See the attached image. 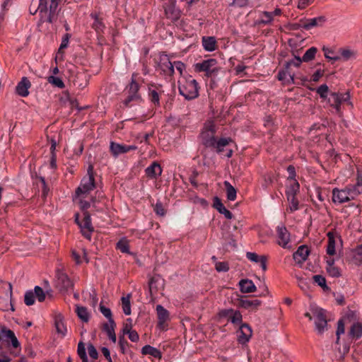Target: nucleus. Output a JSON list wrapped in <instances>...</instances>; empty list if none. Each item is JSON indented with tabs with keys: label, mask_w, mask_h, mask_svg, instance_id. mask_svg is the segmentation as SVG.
Returning a JSON list of instances; mask_svg holds the SVG:
<instances>
[{
	"label": "nucleus",
	"mask_w": 362,
	"mask_h": 362,
	"mask_svg": "<svg viewBox=\"0 0 362 362\" xmlns=\"http://www.w3.org/2000/svg\"><path fill=\"white\" fill-rule=\"evenodd\" d=\"M30 87V81L26 76H23L16 87V93L21 97H27L29 95L28 89Z\"/></svg>",
	"instance_id": "19"
},
{
	"label": "nucleus",
	"mask_w": 362,
	"mask_h": 362,
	"mask_svg": "<svg viewBox=\"0 0 362 362\" xmlns=\"http://www.w3.org/2000/svg\"><path fill=\"white\" fill-rule=\"evenodd\" d=\"M76 313L79 319L84 322H88L90 319V315L88 310L84 306L76 305Z\"/></svg>",
	"instance_id": "38"
},
{
	"label": "nucleus",
	"mask_w": 362,
	"mask_h": 362,
	"mask_svg": "<svg viewBox=\"0 0 362 362\" xmlns=\"http://www.w3.org/2000/svg\"><path fill=\"white\" fill-rule=\"evenodd\" d=\"M332 194V200L336 204H341L351 200H355L358 197L349 185L342 189L334 188Z\"/></svg>",
	"instance_id": "5"
},
{
	"label": "nucleus",
	"mask_w": 362,
	"mask_h": 362,
	"mask_svg": "<svg viewBox=\"0 0 362 362\" xmlns=\"http://www.w3.org/2000/svg\"><path fill=\"white\" fill-rule=\"evenodd\" d=\"M349 336L354 339H358L362 337V323L354 322L350 327Z\"/></svg>",
	"instance_id": "29"
},
{
	"label": "nucleus",
	"mask_w": 362,
	"mask_h": 362,
	"mask_svg": "<svg viewBox=\"0 0 362 362\" xmlns=\"http://www.w3.org/2000/svg\"><path fill=\"white\" fill-rule=\"evenodd\" d=\"M159 281L158 277H151L149 280L148 286H149V292L151 296H153L158 291V282Z\"/></svg>",
	"instance_id": "44"
},
{
	"label": "nucleus",
	"mask_w": 362,
	"mask_h": 362,
	"mask_svg": "<svg viewBox=\"0 0 362 362\" xmlns=\"http://www.w3.org/2000/svg\"><path fill=\"white\" fill-rule=\"evenodd\" d=\"M328 237V244L327 246V253L329 255H334L335 254V237L332 232H329L327 233Z\"/></svg>",
	"instance_id": "37"
},
{
	"label": "nucleus",
	"mask_w": 362,
	"mask_h": 362,
	"mask_svg": "<svg viewBox=\"0 0 362 362\" xmlns=\"http://www.w3.org/2000/svg\"><path fill=\"white\" fill-rule=\"evenodd\" d=\"M313 279L315 284H317L324 290H327L329 288L326 284V279L323 276L320 274L314 275L313 276Z\"/></svg>",
	"instance_id": "46"
},
{
	"label": "nucleus",
	"mask_w": 362,
	"mask_h": 362,
	"mask_svg": "<svg viewBox=\"0 0 362 362\" xmlns=\"http://www.w3.org/2000/svg\"><path fill=\"white\" fill-rule=\"evenodd\" d=\"M277 243L283 248H290V233L284 226H279L276 228Z\"/></svg>",
	"instance_id": "13"
},
{
	"label": "nucleus",
	"mask_w": 362,
	"mask_h": 362,
	"mask_svg": "<svg viewBox=\"0 0 362 362\" xmlns=\"http://www.w3.org/2000/svg\"><path fill=\"white\" fill-rule=\"evenodd\" d=\"M226 190V197L229 201H234L237 197V191L235 188L228 182H223Z\"/></svg>",
	"instance_id": "36"
},
{
	"label": "nucleus",
	"mask_w": 362,
	"mask_h": 362,
	"mask_svg": "<svg viewBox=\"0 0 362 362\" xmlns=\"http://www.w3.org/2000/svg\"><path fill=\"white\" fill-rule=\"evenodd\" d=\"M216 40L214 37H203L202 45L204 48L209 52L216 49Z\"/></svg>",
	"instance_id": "33"
},
{
	"label": "nucleus",
	"mask_w": 362,
	"mask_h": 362,
	"mask_svg": "<svg viewBox=\"0 0 362 362\" xmlns=\"http://www.w3.org/2000/svg\"><path fill=\"white\" fill-rule=\"evenodd\" d=\"M136 74H132L131 82L124 90L127 94V98L123 100L125 107H131L134 104H138L142 101L141 95L139 93L140 86L136 81Z\"/></svg>",
	"instance_id": "3"
},
{
	"label": "nucleus",
	"mask_w": 362,
	"mask_h": 362,
	"mask_svg": "<svg viewBox=\"0 0 362 362\" xmlns=\"http://www.w3.org/2000/svg\"><path fill=\"white\" fill-rule=\"evenodd\" d=\"M304 30H309L315 27H322L327 21V18L325 16H320L313 18H304Z\"/></svg>",
	"instance_id": "20"
},
{
	"label": "nucleus",
	"mask_w": 362,
	"mask_h": 362,
	"mask_svg": "<svg viewBox=\"0 0 362 362\" xmlns=\"http://www.w3.org/2000/svg\"><path fill=\"white\" fill-rule=\"evenodd\" d=\"M339 53L340 59L343 58L344 60H348L354 56V52L349 49H341Z\"/></svg>",
	"instance_id": "53"
},
{
	"label": "nucleus",
	"mask_w": 362,
	"mask_h": 362,
	"mask_svg": "<svg viewBox=\"0 0 362 362\" xmlns=\"http://www.w3.org/2000/svg\"><path fill=\"white\" fill-rule=\"evenodd\" d=\"M74 85L80 89L84 88L88 84L87 76L84 73H78L73 81Z\"/></svg>",
	"instance_id": "32"
},
{
	"label": "nucleus",
	"mask_w": 362,
	"mask_h": 362,
	"mask_svg": "<svg viewBox=\"0 0 362 362\" xmlns=\"http://www.w3.org/2000/svg\"><path fill=\"white\" fill-rule=\"evenodd\" d=\"M90 16L91 17V18L94 20L92 28L98 33L103 32V30L105 29V26L103 22L102 18H99L98 14H97L96 13H90Z\"/></svg>",
	"instance_id": "30"
},
{
	"label": "nucleus",
	"mask_w": 362,
	"mask_h": 362,
	"mask_svg": "<svg viewBox=\"0 0 362 362\" xmlns=\"http://www.w3.org/2000/svg\"><path fill=\"white\" fill-rule=\"evenodd\" d=\"M240 290L242 293H252L256 291V286L250 279H241L239 281Z\"/></svg>",
	"instance_id": "27"
},
{
	"label": "nucleus",
	"mask_w": 362,
	"mask_h": 362,
	"mask_svg": "<svg viewBox=\"0 0 362 362\" xmlns=\"http://www.w3.org/2000/svg\"><path fill=\"white\" fill-rule=\"evenodd\" d=\"M214 207L220 214H223L226 218L231 219L233 218V214L224 206L221 200L217 197L214 199Z\"/></svg>",
	"instance_id": "25"
},
{
	"label": "nucleus",
	"mask_w": 362,
	"mask_h": 362,
	"mask_svg": "<svg viewBox=\"0 0 362 362\" xmlns=\"http://www.w3.org/2000/svg\"><path fill=\"white\" fill-rule=\"evenodd\" d=\"M54 326L58 334L64 337L66 334L67 329L64 324V316L61 313H58L54 316Z\"/></svg>",
	"instance_id": "22"
},
{
	"label": "nucleus",
	"mask_w": 362,
	"mask_h": 362,
	"mask_svg": "<svg viewBox=\"0 0 362 362\" xmlns=\"http://www.w3.org/2000/svg\"><path fill=\"white\" fill-rule=\"evenodd\" d=\"M287 172L288 173V180L294 181L296 176L295 167L292 165H288L287 167Z\"/></svg>",
	"instance_id": "64"
},
{
	"label": "nucleus",
	"mask_w": 362,
	"mask_h": 362,
	"mask_svg": "<svg viewBox=\"0 0 362 362\" xmlns=\"http://www.w3.org/2000/svg\"><path fill=\"white\" fill-rule=\"evenodd\" d=\"M199 86L197 81L191 76L179 81L178 89L180 94L187 100H192L199 96Z\"/></svg>",
	"instance_id": "2"
},
{
	"label": "nucleus",
	"mask_w": 362,
	"mask_h": 362,
	"mask_svg": "<svg viewBox=\"0 0 362 362\" xmlns=\"http://www.w3.org/2000/svg\"><path fill=\"white\" fill-rule=\"evenodd\" d=\"M300 185L296 180H294L292 183L287 187L286 190V195L287 199L290 197H296L297 193L299 192Z\"/></svg>",
	"instance_id": "34"
},
{
	"label": "nucleus",
	"mask_w": 362,
	"mask_h": 362,
	"mask_svg": "<svg viewBox=\"0 0 362 362\" xmlns=\"http://www.w3.org/2000/svg\"><path fill=\"white\" fill-rule=\"evenodd\" d=\"M115 327L116 323L113 319H111L110 320H108L107 322H105L103 325L102 329L103 332H106L107 336H109L112 333L115 332Z\"/></svg>",
	"instance_id": "42"
},
{
	"label": "nucleus",
	"mask_w": 362,
	"mask_h": 362,
	"mask_svg": "<svg viewBox=\"0 0 362 362\" xmlns=\"http://www.w3.org/2000/svg\"><path fill=\"white\" fill-rule=\"evenodd\" d=\"M246 257L248 259L254 262H259L262 259V255L259 256L257 253L248 252L246 253Z\"/></svg>",
	"instance_id": "61"
},
{
	"label": "nucleus",
	"mask_w": 362,
	"mask_h": 362,
	"mask_svg": "<svg viewBox=\"0 0 362 362\" xmlns=\"http://www.w3.org/2000/svg\"><path fill=\"white\" fill-rule=\"evenodd\" d=\"M137 146L135 145L120 144L114 141L110 142V151L112 156L117 158L119 155L126 153L131 151H135Z\"/></svg>",
	"instance_id": "16"
},
{
	"label": "nucleus",
	"mask_w": 362,
	"mask_h": 362,
	"mask_svg": "<svg viewBox=\"0 0 362 362\" xmlns=\"http://www.w3.org/2000/svg\"><path fill=\"white\" fill-rule=\"evenodd\" d=\"M289 202V210L291 212H293L299 209L298 200L296 199V197H290L289 199H287Z\"/></svg>",
	"instance_id": "50"
},
{
	"label": "nucleus",
	"mask_w": 362,
	"mask_h": 362,
	"mask_svg": "<svg viewBox=\"0 0 362 362\" xmlns=\"http://www.w3.org/2000/svg\"><path fill=\"white\" fill-rule=\"evenodd\" d=\"M284 71L286 72V75L288 76V78L286 80V83L288 84L295 83V79H294V74L291 73L290 71V69H287V63L285 64L284 69H282Z\"/></svg>",
	"instance_id": "57"
},
{
	"label": "nucleus",
	"mask_w": 362,
	"mask_h": 362,
	"mask_svg": "<svg viewBox=\"0 0 362 362\" xmlns=\"http://www.w3.org/2000/svg\"><path fill=\"white\" fill-rule=\"evenodd\" d=\"M302 60L300 57L295 56L293 59H291L288 62H286L287 63V69H290L291 66H294L296 67L300 66V64L302 63Z\"/></svg>",
	"instance_id": "59"
},
{
	"label": "nucleus",
	"mask_w": 362,
	"mask_h": 362,
	"mask_svg": "<svg viewBox=\"0 0 362 362\" xmlns=\"http://www.w3.org/2000/svg\"><path fill=\"white\" fill-rule=\"evenodd\" d=\"M327 102L330 106L336 110L337 114H341V105L343 103H347L348 105L353 107L352 103L350 102V94L349 91L344 93H332Z\"/></svg>",
	"instance_id": "8"
},
{
	"label": "nucleus",
	"mask_w": 362,
	"mask_h": 362,
	"mask_svg": "<svg viewBox=\"0 0 362 362\" xmlns=\"http://www.w3.org/2000/svg\"><path fill=\"white\" fill-rule=\"evenodd\" d=\"M47 81L52 86L59 88H64L65 86L63 81L60 78L54 76H48Z\"/></svg>",
	"instance_id": "45"
},
{
	"label": "nucleus",
	"mask_w": 362,
	"mask_h": 362,
	"mask_svg": "<svg viewBox=\"0 0 362 362\" xmlns=\"http://www.w3.org/2000/svg\"><path fill=\"white\" fill-rule=\"evenodd\" d=\"M310 311L315 318V328L319 334H322L327 327L326 310L316 306H312Z\"/></svg>",
	"instance_id": "7"
},
{
	"label": "nucleus",
	"mask_w": 362,
	"mask_h": 362,
	"mask_svg": "<svg viewBox=\"0 0 362 362\" xmlns=\"http://www.w3.org/2000/svg\"><path fill=\"white\" fill-rule=\"evenodd\" d=\"M216 269L218 272H226L229 270V265L226 262H218L216 263Z\"/></svg>",
	"instance_id": "56"
},
{
	"label": "nucleus",
	"mask_w": 362,
	"mask_h": 362,
	"mask_svg": "<svg viewBox=\"0 0 362 362\" xmlns=\"http://www.w3.org/2000/svg\"><path fill=\"white\" fill-rule=\"evenodd\" d=\"M24 302L25 305L30 306L35 303V294L33 291H28L24 296Z\"/></svg>",
	"instance_id": "48"
},
{
	"label": "nucleus",
	"mask_w": 362,
	"mask_h": 362,
	"mask_svg": "<svg viewBox=\"0 0 362 362\" xmlns=\"http://www.w3.org/2000/svg\"><path fill=\"white\" fill-rule=\"evenodd\" d=\"M193 66L195 72H204V75L207 78L215 76L220 70L217 60L214 58L204 59L201 62L194 64Z\"/></svg>",
	"instance_id": "4"
},
{
	"label": "nucleus",
	"mask_w": 362,
	"mask_h": 362,
	"mask_svg": "<svg viewBox=\"0 0 362 362\" xmlns=\"http://www.w3.org/2000/svg\"><path fill=\"white\" fill-rule=\"evenodd\" d=\"M100 311L108 320L113 319L111 310L104 306L102 303L100 304Z\"/></svg>",
	"instance_id": "55"
},
{
	"label": "nucleus",
	"mask_w": 362,
	"mask_h": 362,
	"mask_svg": "<svg viewBox=\"0 0 362 362\" xmlns=\"http://www.w3.org/2000/svg\"><path fill=\"white\" fill-rule=\"evenodd\" d=\"M119 346L120 348V351L122 354H125L126 348L129 346L128 341L125 339L124 336H120L119 337Z\"/></svg>",
	"instance_id": "60"
},
{
	"label": "nucleus",
	"mask_w": 362,
	"mask_h": 362,
	"mask_svg": "<svg viewBox=\"0 0 362 362\" xmlns=\"http://www.w3.org/2000/svg\"><path fill=\"white\" fill-rule=\"evenodd\" d=\"M156 312L158 319V325L162 327L163 324L169 319V312L161 305L156 306Z\"/></svg>",
	"instance_id": "26"
},
{
	"label": "nucleus",
	"mask_w": 362,
	"mask_h": 362,
	"mask_svg": "<svg viewBox=\"0 0 362 362\" xmlns=\"http://www.w3.org/2000/svg\"><path fill=\"white\" fill-rule=\"evenodd\" d=\"M236 305L238 308H244L250 311H256L262 305V301L258 299L249 300L243 296L237 299Z\"/></svg>",
	"instance_id": "15"
},
{
	"label": "nucleus",
	"mask_w": 362,
	"mask_h": 362,
	"mask_svg": "<svg viewBox=\"0 0 362 362\" xmlns=\"http://www.w3.org/2000/svg\"><path fill=\"white\" fill-rule=\"evenodd\" d=\"M310 253V250L306 245H300L296 252L293 255L294 260L298 263L305 262Z\"/></svg>",
	"instance_id": "21"
},
{
	"label": "nucleus",
	"mask_w": 362,
	"mask_h": 362,
	"mask_svg": "<svg viewBox=\"0 0 362 362\" xmlns=\"http://www.w3.org/2000/svg\"><path fill=\"white\" fill-rule=\"evenodd\" d=\"M87 173V176L81 180L79 187L76 190L78 196L88 193L95 187L93 165L88 166Z\"/></svg>",
	"instance_id": "6"
},
{
	"label": "nucleus",
	"mask_w": 362,
	"mask_h": 362,
	"mask_svg": "<svg viewBox=\"0 0 362 362\" xmlns=\"http://www.w3.org/2000/svg\"><path fill=\"white\" fill-rule=\"evenodd\" d=\"M272 20V13L271 12L264 11L261 15V18L255 22V24L257 25H267L270 23Z\"/></svg>",
	"instance_id": "39"
},
{
	"label": "nucleus",
	"mask_w": 362,
	"mask_h": 362,
	"mask_svg": "<svg viewBox=\"0 0 362 362\" xmlns=\"http://www.w3.org/2000/svg\"><path fill=\"white\" fill-rule=\"evenodd\" d=\"M146 175L150 178H156L162 173V168L158 162H153L145 170Z\"/></svg>",
	"instance_id": "24"
},
{
	"label": "nucleus",
	"mask_w": 362,
	"mask_h": 362,
	"mask_svg": "<svg viewBox=\"0 0 362 362\" xmlns=\"http://www.w3.org/2000/svg\"><path fill=\"white\" fill-rule=\"evenodd\" d=\"M70 37H71V35L69 33H66L64 35L62 42H61V45H60V47L59 48V52H60L62 49H64L68 47L69 40Z\"/></svg>",
	"instance_id": "62"
},
{
	"label": "nucleus",
	"mask_w": 362,
	"mask_h": 362,
	"mask_svg": "<svg viewBox=\"0 0 362 362\" xmlns=\"http://www.w3.org/2000/svg\"><path fill=\"white\" fill-rule=\"evenodd\" d=\"M323 51L325 52V57L327 59L332 60L334 62H336V61H338L340 59V57L334 54V52L333 50L324 47Z\"/></svg>",
	"instance_id": "51"
},
{
	"label": "nucleus",
	"mask_w": 362,
	"mask_h": 362,
	"mask_svg": "<svg viewBox=\"0 0 362 362\" xmlns=\"http://www.w3.org/2000/svg\"><path fill=\"white\" fill-rule=\"evenodd\" d=\"M56 278V287L60 292H66L73 288L74 284L66 274L57 271Z\"/></svg>",
	"instance_id": "12"
},
{
	"label": "nucleus",
	"mask_w": 362,
	"mask_h": 362,
	"mask_svg": "<svg viewBox=\"0 0 362 362\" xmlns=\"http://www.w3.org/2000/svg\"><path fill=\"white\" fill-rule=\"evenodd\" d=\"M78 226L81 228L83 236L88 240H90L94 228L92 226L90 214L88 211L83 212V218Z\"/></svg>",
	"instance_id": "11"
},
{
	"label": "nucleus",
	"mask_w": 362,
	"mask_h": 362,
	"mask_svg": "<svg viewBox=\"0 0 362 362\" xmlns=\"http://www.w3.org/2000/svg\"><path fill=\"white\" fill-rule=\"evenodd\" d=\"M59 4L57 0H38V9L40 16V21L52 24L55 23L58 18Z\"/></svg>",
	"instance_id": "1"
},
{
	"label": "nucleus",
	"mask_w": 362,
	"mask_h": 362,
	"mask_svg": "<svg viewBox=\"0 0 362 362\" xmlns=\"http://www.w3.org/2000/svg\"><path fill=\"white\" fill-rule=\"evenodd\" d=\"M231 141L232 139L230 138L216 139L214 144L211 146V148L215 149L217 153H221L224 151V148L226 147Z\"/></svg>",
	"instance_id": "28"
},
{
	"label": "nucleus",
	"mask_w": 362,
	"mask_h": 362,
	"mask_svg": "<svg viewBox=\"0 0 362 362\" xmlns=\"http://www.w3.org/2000/svg\"><path fill=\"white\" fill-rule=\"evenodd\" d=\"M218 316L219 318H228V320L233 325H240L243 321L241 313L239 310H235L232 308L219 310Z\"/></svg>",
	"instance_id": "10"
},
{
	"label": "nucleus",
	"mask_w": 362,
	"mask_h": 362,
	"mask_svg": "<svg viewBox=\"0 0 362 362\" xmlns=\"http://www.w3.org/2000/svg\"><path fill=\"white\" fill-rule=\"evenodd\" d=\"M165 15L166 18L173 21H177L180 17V12L175 8V0H169L168 3L163 5Z\"/></svg>",
	"instance_id": "18"
},
{
	"label": "nucleus",
	"mask_w": 362,
	"mask_h": 362,
	"mask_svg": "<svg viewBox=\"0 0 362 362\" xmlns=\"http://www.w3.org/2000/svg\"><path fill=\"white\" fill-rule=\"evenodd\" d=\"M34 294H35V297L36 296V298H37L38 301L39 302H43L45 299V293L44 292L43 289L39 286H36L35 288H34Z\"/></svg>",
	"instance_id": "49"
},
{
	"label": "nucleus",
	"mask_w": 362,
	"mask_h": 362,
	"mask_svg": "<svg viewBox=\"0 0 362 362\" xmlns=\"http://www.w3.org/2000/svg\"><path fill=\"white\" fill-rule=\"evenodd\" d=\"M141 354L144 355H150L156 358H160L162 357L160 350L151 346V345H145L143 346L141 349Z\"/></svg>",
	"instance_id": "31"
},
{
	"label": "nucleus",
	"mask_w": 362,
	"mask_h": 362,
	"mask_svg": "<svg viewBox=\"0 0 362 362\" xmlns=\"http://www.w3.org/2000/svg\"><path fill=\"white\" fill-rule=\"evenodd\" d=\"M88 354L90 358H92L93 359L98 358V351L93 344H89L88 346Z\"/></svg>",
	"instance_id": "63"
},
{
	"label": "nucleus",
	"mask_w": 362,
	"mask_h": 362,
	"mask_svg": "<svg viewBox=\"0 0 362 362\" xmlns=\"http://www.w3.org/2000/svg\"><path fill=\"white\" fill-rule=\"evenodd\" d=\"M131 294L127 296H123L121 298L122 304V310L125 315H129L131 314V305H130Z\"/></svg>",
	"instance_id": "41"
},
{
	"label": "nucleus",
	"mask_w": 362,
	"mask_h": 362,
	"mask_svg": "<svg viewBox=\"0 0 362 362\" xmlns=\"http://www.w3.org/2000/svg\"><path fill=\"white\" fill-rule=\"evenodd\" d=\"M328 91L329 88L326 84L320 86L316 90L317 93L319 94L320 98L323 99H326L327 98Z\"/></svg>",
	"instance_id": "52"
},
{
	"label": "nucleus",
	"mask_w": 362,
	"mask_h": 362,
	"mask_svg": "<svg viewBox=\"0 0 362 362\" xmlns=\"http://www.w3.org/2000/svg\"><path fill=\"white\" fill-rule=\"evenodd\" d=\"M159 66L165 75L171 76L175 73L174 63L173 64L167 57L160 59Z\"/></svg>",
	"instance_id": "23"
},
{
	"label": "nucleus",
	"mask_w": 362,
	"mask_h": 362,
	"mask_svg": "<svg viewBox=\"0 0 362 362\" xmlns=\"http://www.w3.org/2000/svg\"><path fill=\"white\" fill-rule=\"evenodd\" d=\"M326 271L327 274L332 277L337 278L341 275L340 269L335 265L332 267H326Z\"/></svg>",
	"instance_id": "47"
},
{
	"label": "nucleus",
	"mask_w": 362,
	"mask_h": 362,
	"mask_svg": "<svg viewBox=\"0 0 362 362\" xmlns=\"http://www.w3.org/2000/svg\"><path fill=\"white\" fill-rule=\"evenodd\" d=\"M163 86L160 84L152 83L148 87V98L150 101L156 106L159 107L160 95L163 93Z\"/></svg>",
	"instance_id": "14"
},
{
	"label": "nucleus",
	"mask_w": 362,
	"mask_h": 362,
	"mask_svg": "<svg viewBox=\"0 0 362 362\" xmlns=\"http://www.w3.org/2000/svg\"><path fill=\"white\" fill-rule=\"evenodd\" d=\"M154 211L157 215L160 216H164L166 214V211L160 202H157L156 204H155Z\"/></svg>",
	"instance_id": "54"
},
{
	"label": "nucleus",
	"mask_w": 362,
	"mask_h": 362,
	"mask_svg": "<svg viewBox=\"0 0 362 362\" xmlns=\"http://www.w3.org/2000/svg\"><path fill=\"white\" fill-rule=\"evenodd\" d=\"M216 128L214 124H210L202 132L200 136L203 145L206 148H211L216 140Z\"/></svg>",
	"instance_id": "9"
},
{
	"label": "nucleus",
	"mask_w": 362,
	"mask_h": 362,
	"mask_svg": "<svg viewBox=\"0 0 362 362\" xmlns=\"http://www.w3.org/2000/svg\"><path fill=\"white\" fill-rule=\"evenodd\" d=\"M304 25H305V21H304V18H303L300 19L299 22H298V23H294L290 24L289 28L291 30H298L300 28L304 29V26H303Z\"/></svg>",
	"instance_id": "58"
},
{
	"label": "nucleus",
	"mask_w": 362,
	"mask_h": 362,
	"mask_svg": "<svg viewBox=\"0 0 362 362\" xmlns=\"http://www.w3.org/2000/svg\"><path fill=\"white\" fill-rule=\"evenodd\" d=\"M116 249L122 253L131 254L129 251V241L127 238H122L117 243Z\"/></svg>",
	"instance_id": "35"
},
{
	"label": "nucleus",
	"mask_w": 362,
	"mask_h": 362,
	"mask_svg": "<svg viewBox=\"0 0 362 362\" xmlns=\"http://www.w3.org/2000/svg\"><path fill=\"white\" fill-rule=\"evenodd\" d=\"M349 186L353 189L357 197L362 194V177L358 176L355 184H350Z\"/></svg>",
	"instance_id": "43"
},
{
	"label": "nucleus",
	"mask_w": 362,
	"mask_h": 362,
	"mask_svg": "<svg viewBox=\"0 0 362 362\" xmlns=\"http://www.w3.org/2000/svg\"><path fill=\"white\" fill-rule=\"evenodd\" d=\"M252 331L248 324L243 323L240 325L238 331V341L240 344H245L249 341L252 337Z\"/></svg>",
	"instance_id": "17"
},
{
	"label": "nucleus",
	"mask_w": 362,
	"mask_h": 362,
	"mask_svg": "<svg viewBox=\"0 0 362 362\" xmlns=\"http://www.w3.org/2000/svg\"><path fill=\"white\" fill-rule=\"evenodd\" d=\"M317 52V49L316 47H311L310 48L306 50L305 53L300 59L304 62H309L315 59Z\"/></svg>",
	"instance_id": "40"
}]
</instances>
